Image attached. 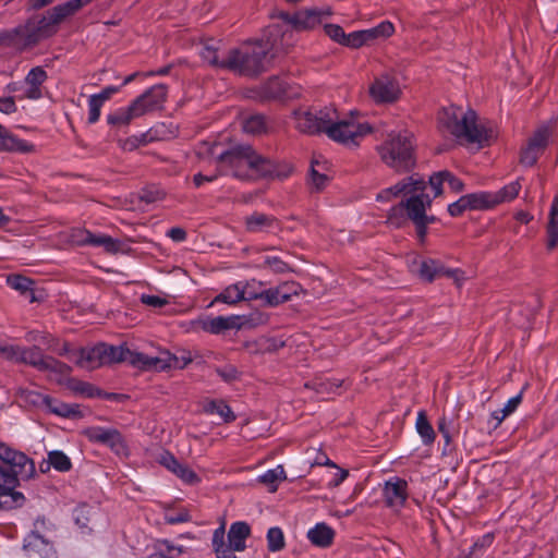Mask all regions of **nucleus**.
<instances>
[{
  "label": "nucleus",
  "mask_w": 558,
  "mask_h": 558,
  "mask_svg": "<svg viewBox=\"0 0 558 558\" xmlns=\"http://www.w3.org/2000/svg\"><path fill=\"white\" fill-rule=\"evenodd\" d=\"M418 274L422 279L428 282H432L439 276L452 278L458 286L464 280L463 271L460 269H446L439 262L430 258L421 263Z\"/></svg>",
  "instance_id": "a211bd4d"
},
{
  "label": "nucleus",
  "mask_w": 558,
  "mask_h": 558,
  "mask_svg": "<svg viewBox=\"0 0 558 558\" xmlns=\"http://www.w3.org/2000/svg\"><path fill=\"white\" fill-rule=\"evenodd\" d=\"M372 40V35L367 29L357 31L345 35L342 46L350 48H360Z\"/></svg>",
  "instance_id": "de8ad7c7"
},
{
  "label": "nucleus",
  "mask_w": 558,
  "mask_h": 558,
  "mask_svg": "<svg viewBox=\"0 0 558 558\" xmlns=\"http://www.w3.org/2000/svg\"><path fill=\"white\" fill-rule=\"evenodd\" d=\"M300 289V284L294 281H287L278 286L283 303L290 301L293 295H296Z\"/></svg>",
  "instance_id": "13d9d810"
},
{
  "label": "nucleus",
  "mask_w": 558,
  "mask_h": 558,
  "mask_svg": "<svg viewBox=\"0 0 558 558\" xmlns=\"http://www.w3.org/2000/svg\"><path fill=\"white\" fill-rule=\"evenodd\" d=\"M275 222L276 219L272 216L262 213H254L245 219V226L250 232L266 231L270 229Z\"/></svg>",
  "instance_id": "473e14b6"
},
{
  "label": "nucleus",
  "mask_w": 558,
  "mask_h": 558,
  "mask_svg": "<svg viewBox=\"0 0 558 558\" xmlns=\"http://www.w3.org/2000/svg\"><path fill=\"white\" fill-rule=\"evenodd\" d=\"M267 548L271 553L280 551L286 546L284 535L280 527L274 526L267 531Z\"/></svg>",
  "instance_id": "37998d69"
},
{
  "label": "nucleus",
  "mask_w": 558,
  "mask_h": 558,
  "mask_svg": "<svg viewBox=\"0 0 558 558\" xmlns=\"http://www.w3.org/2000/svg\"><path fill=\"white\" fill-rule=\"evenodd\" d=\"M94 513L93 508L87 505H80L73 510V520L75 524L82 530L83 533H90L89 522L92 514Z\"/></svg>",
  "instance_id": "4c0bfd02"
},
{
  "label": "nucleus",
  "mask_w": 558,
  "mask_h": 558,
  "mask_svg": "<svg viewBox=\"0 0 558 558\" xmlns=\"http://www.w3.org/2000/svg\"><path fill=\"white\" fill-rule=\"evenodd\" d=\"M148 107H126L116 113L109 114L107 121L111 125H128L132 119L146 113Z\"/></svg>",
  "instance_id": "7c9ffc66"
},
{
  "label": "nucleus",
  "mask_w": 558,
  "mask_h": 558,
  "mask_svg": "<svg viewBox=\"0 0 558 558\" xmlns=\"http://www.w3.org/2000/svg\"><path fill=\"white\" fill-rule=\"evenodd\" d=\"M57 527L56 524L45 515H38L34 523L33 529L28 534L41 535L46 538H51Z\"/></svg>",
  "instance_id": "ea45409f"
},
{
  "label": "nucleus",
  "mask_w": 558,
  "mask_h": 558,
  "mask_svg": "<svg viewBox=\"0 0 558 558\" xmlns=\"http://www.w3.org/2000/svg\"><path fill=\"white\" fill-rule=\"evenodd\" d=\"M44 405L49 412L65 418H81L83 413L77 404H69L59 401L50 396H46L44 399Z\"/></svg>",
  "instance_id": "5701e85b"
},
{
  "label": "nucleus",
  "mask_w": 558,
  "mask_h": 558,
  "mask_svg": "<svg viewBox=\"0 0 558 558\" xmlns=\"http://www.w3.org/2000/svg\"><path fill=\"white\" fill-rule=\"evenodd\" d=\"M446 182L444 170L435 172L429 177V185L434 191V198L442 194V184Z\"/></svg>",
  "instance_id": "338daca9"
},
{
  "label": "nucleus",
  "mask_w": 558,
  "mask_h": 558,
  "mask_svg": "<svg viewBox=\"0 0 558 558\" xmlns=\"http://www.w3.org/2000/svg\"><path fill=\"white\" fill-rule=\"evenodd\" d=\"M372 35V40L377 37H389L395 32V27L390 22H381L374 28L367 29Z\"/></svg>",
  "instance_id": "69168bd1"
},
{
  "label": "nucleus",
  "mask_w": 558,
  "mask_h": 558,
  "mask_svg": "<svg viewBox=\"0 0 558 558\" xmlns=\"http://www.w3.org/2000/svg\"><path fill=\"white\" fill-rule=\"evenodd\" d=\"M92 1L93 0H70L65 3L59 4V11H63L65 16L69 17Z\"/></svg>",
  "instance_id": "e2e57ef3"
},
{
  "label": "nucleus",
  "mask_w": 558,
  "mask_h": 558,
  "mask_svg": "<svg viewBox=\"0 0 558 558\" xmlns=\"http://www.w3.org/2000/svg\"><path fill=\"white\" fill-rule=\"evenodd\" d=\"M558 128V118H551L546 122H542L537 125L536 130L529 137L527 144L536 148L537 150H542L543 153L548 146L549 137Z\"/></svg>",
  "instance_id": "412c9836"
},
{
  "label": "nucleus",
  "mask_w": 558,
  "mask_h": 558,
  "mask_svg": "<svg viewBox=\"0 0 558 558\" xmlns=\"http://www.w3.org/2000/svg\"><path fill=\"white\" fill-rule=\"evenodd\" d=\"M323 12L318 9H308L294 13L293 29L308 31L322 23Z\"/></svg>",
  "instance_id": "a878e982"
},
{
  "label": "nucleus",
  "mask_w": 558,
  "mask_h": 558,
  "mask_svg": "<svg viewBox=\"0 0 558 558\" xmlns=\"http://www.w3.org/2000/svg\"><path fill=\"white\" fill-rule=\"evenodd\" d=\"M437 118L439 131L451 135L459 144L482 146L492 136V130L486 128L471 107H442Z\"/></svg>",
  "instance_id": "39448f33"
},
{
  "label": "nucleus",
  "mask_w": 558,
  "mask_h": 558,
  "mask_svg": "<svg viewBox=\"0 0 558 558\" xmlns=\"http://www.w3.org/2000/svg\"><path fill=\"white\" fill-rule=\"evenodd\" d=\"M469 209L478 210L494 207L493 193L478 192L464 195Z\"/></svg>",
  "instance_id": "c9c22d12"
},
{
  "label": "nucleus",
  "mask_w": 558,
  "mask_h": 558,
  "mask_svg": "<svg viewBox=\"0 0 558 558\" xmlns=\"http://www.w3.org/2000/svg\"><path fill=\"white\" fill-rule=\"evenodd\" d=\"M193 359L194 355L186 349H178L175 353L163 350L160 351L157 356L147 355L146 371H166L171 367L182 369L186 367Z\"/></svg>",
  "instance_id": "f8f14e48"
},
{
  "label": "nucleus",
  "mask_w": 558,
  "mask_h": 558,
  "mask_svg": "<svg viewBox=\"0 0 558 558\" xmlns=\"http://www.w3.org/2000/svg\"><path fill=\"white\" fill-rule=\"evenodd\" d=\"M256 41L259 47H263L265 56L270 60L271 64L276 57L287 52L288 49L294 45V33L293 29L283 28L280 25H272L267 28L263 38Z\"/></svg>",
  "instance_id": "9d476101"
},
{
  "label": "nucleus",
  "mask_w": 558,
  "mask_h": 558,
  "mask_svg": "<svg viewBox=\"0 0 558 558\" xmlns=\"http://www.w3.org/2000/svg\"><path fill=\"white\" fill-rule=\"evenodd\" d=\"M251 534L250 525L244 521H238L230 525L228 532V542L236 551H243L246 548L245 541Z\"/></svg>",
  "instance_id": "393cba45"
},
{
  "label": "nucleus",
  "mask_w": 558,
  "mask_h": 558,
  "mask_svg": "<svg viewBox=\"0 0 558 558\" xmlns=\"http://www.w3.org/2000/svg\"><path fill=\"white\" fill-rule=\"evenodd\" d=\"M521 184L519 180L511 182L510 184L504 186L501 190H499L496 193H493V201L495 206L504 203L509 202L515 198L520 192Z\"/></svg>",
  "instance_id": "a19ab883"
},
{
  "label": "nucleus",
  "mask_w": 558,
  "mask_h": 558,
  "mask_svg": "<svg viewBox=\"0 0 558 558\" xmlns=\"http://www.w3.org/2000/svg\"><path fill=\"white\" fill-rule=\"evenodd\" d=\"M47 78L46 72L37 66L32 69L26 78L25 84L27 85V88L25 90V95L29 99H37L40 97V88L39 86L43 84V82Z\"/></svg>",
  "instance_id": "c85d7f7f"
},
{
  "label": "nucleus",
  "mask_w": 558,
  "mask_h": 558,
  "mask_svg": "<svg viewBox=\"0 0 558 558\" xmlns=\"http://www.w3.org/2000/svg\"><path fill=\"white\" fill-rule=\"evenodd\" d=\"M494 534L486 533L480 537L471 547L466 558H480L484 555L487 548H489L494 542Z\"/></svg>",
  "instance_id": "a18cd8bd"
},
{
  "label": "nucleus",
  "mask_w": 558,
  "mask_h": 558,
  "mask_svg": "<svg viewBox=\"0 0 558 558\" xmlns=\"http://www.w3.org/2000/svg\"><path fill=\"white\" fill-rule=\"evenodd\" d=\"M226 322L227 320L223 319V316H217L202 320L201 325L204 331L213 335H219L228 330V325Z\"/></svg>",
  "instance_id": "8fccbe9b"
},
{
  "label": "nucleus",
  "mask_w": 558,
  "mask_h": 558,
  "mask_svg": "<svg viewBox=\"0 0 558 558\" xmlns=\"http://www.w3.org/2000/svg\"><path fill=\"white\" fill-rule=\"evenodd\" d=\"M377 153L381 161L398 173L410 172L416 166L414 136L409 132L389 134L377 146Z\"/></svg>",
  "instance_id": "0eeeda50"
},
{
  "label": "nucleus",
  "mask_w": 558,
  "mask_h": 558,
  "mask_svg": "<svg viewBox=\"0 0 558 558\" xmlns=\"http://www.w3.org/2000/svg\"><path fill=\"white\" fill-rule=\"evenodd\" d=\"M250 93L252 94L248 96L250 98L260 101H284L292 99L293 95L295 94L293 93L292 88L289 87L278 76L269 77L257 89H253Z\"/></svg>",
  "instance_id": "ddd939ff"
},
{
  "label": "nucleus",
  "mask_w": 558,
  "mask_h": 558,
  "mask_svg": "<svg viewBox=\"0 0 558 558\" xmlns=\"http://www.w3.org/2000/svg\"><path fill=\"white\" fill-rule=\"evenodd\" d=\"M7 283L22 295H26L31 291L32 286L35 284V281L22 275H10L7 278Z\"/></svg>",
  "instance_id": "49530a36"
},
{
  "label": "nucleus",
  "mask_w": 558,
  "mask_h": 558,
  "mask_svg": "<svg viewBox=\"0 0 558 558\" xmlns=\"http://www.w3.org/2000/svg\"><path fill=\"white\" fill-rule=\"evenodd\" d=\"M89 236V231L86 229H73L70 234L71 242L78 246L87 245V239Z\"/></svg>",
  "instance_id": "774afa93"
},
{
  "label": "nucleus",
  "mask_w": 558,
  "mask_h": 558,
  "mask_svg": "<svg viewBox=\"0 0 558 558\" xmlns=\"http://www.w3.org/2000/svg\"><path fill=\"white\" fill-rule=\"evenodd\" d=\"M23 551L27 558H58L52 538H46L37 534L25 536Z\"/></svg>",
  "instance_id": "dca6fc26"
},
{
  "label": "nucleus",
  "mask_w": 558,
  "mask_h": 558,
  "mask_svg": "<svg viewBox=\"0 0 558 558\" xmlns=\"http://www.w3.org/2000/svg\"><path fill=\"white\" fill-rule=\"evenodd\" d=\"M422 189L421 177L417 174L407 177L396 183L395 185L380 191L376 199L378 202H389L395 197L402 195L408 196L409 193L415 192Z\"/></svg>",
  "instance_id": "6ab92c4d"
},
{
  "label": "nucleus",
  "mask_w": 558,
  "mask_h": 558,
  "mask_svg": "<svg viewBox=\"0 0 558 558\" xmlns=\"http://www.w3.org/2000/svg\"><path fill=\"white\" fill-rule=\"evenodd\" d=\"M71 389L77 393L84 395L88 398L94 397H100L101 390L94 385L82 381V380H75L71 384Z\"/></svg>",
  "instance_id": "864d4df0"
},
{
  "label": "nucleus",
  "mask_w": 558,
  "mask_h": 558,
  "mask_svg": "<svg viewBox=\"0 0 558 558\" xmlns=\"http://www.w3.org/2000/svg\"><path fill=\"white\" fill-rule=\"evenodd\" d=\"M325 33L328 37H330L333 41L343 45L345 33L343 28L338 24H326L324 26Z\"/></svg>",
  "instance_id": "0e129e2a"
},
{
  "label": "nucleus",
  "mask_w": 558,
  "mask_h": 558,
  "mask_svg": "<svg viewBox=\"0 0 558 558\" xmlns=\"http://www.w3.org/2000/svg\"><path fill=\"white\" fill-rule=\"evenodd\" d=\"M167 94V85L156 84L136 97L131 105H161L166 101Z\"/></svg>",
  "instance_id": "bb28decb"
},
{
  "label": "nucleus",
  "mask_w": 558,
  "mask_h": 558,
  "mask_svg": "<svg viewBox=\"0 0 558 558\" xmlns=\"http://www.w3.org/2000/svg\"><path fill=\"white\" fill-rule=\"evenodd\" d=\"M21 363L29 365L39 372H52L62 376L69 375L72 371L68 364L45 355L38 345L23 347Z\"/></svg>",
  "instance_id": "9b49d317"
},
{
  "label": "nucleus",
  "mask_w": 558,
  "mask_h": 558,
  "mask_svg": "<svg viewBox=\"0 0 558 558\" xmlns=\"http://www.w3.org/2000/svg\"><path fill=\"white\" fill-rule=\"evenodd\" d=\"M119 87L116 86H107L102 88L99 93L92 94L88 97V105L96 106V105H102L104 102L111 99L112 95L118 93Z\"/></svg>",
  "instance_id": "5fc2aeb1"
},
{
  "label": "nucleus",
  "mask_w": 558,
  "mask_h": 558,
  "mask_svg": "<svg viewBox=\"0 0 558 558\" xmlns=\"http://www.w3.org/2000/svg\"><path fill=\"white\" fill-rule=\"evenodd\" d=\"M173 473L186 484H194L199 481L197 474L193 470L181 463Z\"/></svg>",
  "instance_id": "680f3d73"
},
{
  "label": "nucleus",
  "mask_w": 558,
  "mask_h": 558,
  "mask_svg": "<svg viewBox=\"0 0 558 558\" xmlns=\"http://www.w3.org/2000/svg\"><path fill=\"white\" fill-rule=\"evenodd\" d=\"M244 296L245 288L242 287V282H236L234 284L228 286L218 295H216L211 304L226 303L229 305H234L240 301H243Z\"/></svg>",
  "instance_id": "c756f323"
},
{
  "label": "nucleus",
  "mask_w": 558,
  "mask_h": 558,
  "mask_svg": "<svg viewBox=\"0 0 558 558\" xmlns=\"http://www.w3.org/2000/svg\"><path fill=\"white\" fill-rule=\"evenodd\" d=\"M415 427H416V432L421 436L422 441L425 446H430L435 441L436 434H435V430H434L432 424L429 423V421L427 418L425 411L418 412L417 417H416Z\"/></svg>",
  "instance_id": "72a5a7b5"
},
{
  "label": "nucleus",
  "mask_w": 558,
  "mask_h": 558,
  "mask_svg": "<svg viewBox=\"0 0 558 558\" xmlns=\"http://www.w3.org/2000/svg\"><path fill=\"white\" fill-rule=\"evenodd\" d=\"M267 125L263 114H253L243 121V131L247 134H262L266 132Z\"/></svg>",
  "instance_id": "79ce46f5"
},
{
  "label": "nucleus",
  "mask_w": 558,
  "mask_h": 558,
  "mask_svg": "<svg viewBox=\"0 0 558 558\" xmlns=\"http://www.w3.org/2000/svg\"><path fill=\"white\" fill-rule=\"evenodd\" d=\"M383 494L388 507H402L408 498V482L398 476L391 477L385 483Z\"/></svg>",
  "instance_id": "aec40b11"
},
{
  "label": "nucleus",
  "mask_w": 558,
  "mask_h": 558,
  "mask_svg": "<svg viewBox=\"0 0 558 558\" xmlns=\"http://www.w3.org/2000/svg\"><path fill=\"white\" fill-rule=\"evenodd\" d=\"M105 352L106 351L102 349V343H98L90 349H81L76 363L82 367L90 369L100 367L106 365Z\"/></svg>",
  "instance_id": "4be33fe9"
},
{
  "label": "nucleus",
  "mask_w": 558,
  "mask_h": 558,
  "mask_svg": "<svg viewBox=\"0 0 558 558\" xmlns=\"http://www.w3.org/2000/svg\"><path fill=\"white\" fill-rule=\"evenodd\" d=\"M437 220V218L433 215H427L426 213L422 217V220L416 225L415 232L417 240L421 244H424L426 241L427 232H428V226L430 223H434Z\"/></svg>",
  "instance_id": "6e6d98bb"
},
{
  "label": "nucleus",
  "mask_w": 558,
  "mask_h": 558,
  "mask_svg": "<svg viewBox=\"0 0 558 558\" xmlns=\"http://www.w3.org/2000/svg\"><path fill=\"white\" fill-rule=\"evenodd\" d=\"M369 93L377 102H395L399 99L401 89L395 77L384 74L374 81L369 87Z\"/></svg>",
  "instance_id": "f3484780"
},
{
  "label": "nucleus",
  "mask_w": 558,
  "mask_h": 558,
  "mask_svg": "<svg viewBox=\"0 0 558 558\" xmlns=\"http://www.w3.org/2000/svg\"><path fill=\"white\" fill-rule=\"evenodd\" d=\"M23 347L14 344H0V355H3L8 361L21 363Z\"/></svg>",
  "instance_id": "4d7b16f0"
},
{
  "label": "nucleus",
  "mask_w": 558,
  "mask_h": 558,
  "mask_svg": "<svg viewBox=\"0 0 558 558\" xmlns=\"http://www.w3.org/2000/svg\"><path fill=\"white\" fill-rule=\"evenodd\" d=\"M335 531L328 524L320 522L307 532L308 541L316 547L327 548L333 543Z\"/></svg>",
  "instance_id": "b1692460"
},
{
  "label": "nucleus",
  "mask_w": 558,
  "mask_h": 558,
  "mask_svg": "<svg viewBox=\"0 0 558 558\" xmlns=\"http://www.w3.org/2000/svg\"><path fill=\"white\" fill-rule=\"evenodd\" d=\"M50 464L59 472H68L72 468L70 458L62 451L53 450L48 453Z\"/></svg>",
  "instance_id": "09e8293b"
},
{
  "label": "nucleus",
  "mask_w": 558,
  "mask_h": 558,
  "mask_svg": "<svg viewBox=\"0 0 558 558\" xmlns=\"http://www.w3.org/2000/svg\"><path fill=\"white\" fill-rule=\"evenodd\" d=\"M102 349L106 351L105 362L107 364L129 362L131 365L146 369L147 368V354L134 352L123 345H109L102 343Z\"/></svg>",
  "instance_id": "2eb2a0df"
},
{
  "label": "nucleus",
  "mask_w": 558,
  "mask_h": 558,
  "mask_svg": "<svg viewBox=\"0 0 558 558\" xmlns=\"http://www.w3.org/2000/svg\"><path fill=\"white\" fill-rule=\"evenodd\" d=\"M217 160L227 169L225 173L242 181L284 179L292 171L290 166L281 167L263 157L251 145H235L222 151Z\"/></svg>",
  "instance_id": "f03ea898"
},
{
  "label": "nucleus",
  "mask_w": 558,
  "mask_h": 558,
  "mask_svg": "<svg viewBox=\"0 0 558 558\" xmlns=\"http://www.w3.org/2000/svg\"><path fill=\"white\" fill-rule=\"evenodd\" d=\"M425 213L422 199L409 193L408 196L389 209L387 222L396 229L404 228L409 221L416 227Z\"/></svg>",
  "instance_id": "1a4fd4ad"
},
{
  "label": "nucleus",
  "mask_w": 558,
  "mask_h": 558,
  "mask_svg": "<svg viewBox=\"0 0 558 558\" xmlns=\"http://www.w3.org/2000/svg\"><path fill=\"white\" fill-rule=\"evenodd\" d=\"M87 245L95 247H104L108 253H117L120 250V241L114 240L106 234H95L89 231Z\"/></svg>",
  "instance_id": "e433bc0d"
},
{
  "label": "nucleus",
  "mask_w": 558,
  "mask_h": 558,
  "mask_svg": "<svg viewBox=\"0 0 558 558\" xmlns=\"http://www.w3.org/2000/svg\"><path fill=\"white\" fill-rule=\"evenodd\" d=\"M287 478L286 472L282 465H278L275 469L268 470L259 476V482L271 486L270 492L277 490V483Z\"/></svg>",
  "instance_id": "c03bdc74"
},
{
  "label": "nucleus",
  "mask_w": 558,
  "mask_h": 558,
  "mask_svg": "<svg viewBox=\"0 0 558 558\" xmlns=\"http://www.w3.org/2000/svg\"><path fill=\"white\" fill-rule=\"evenodd\" d=\"M0 460L9 465V470L0 466V510H9L23 506L25 497L15 488L20 480L28 481L36 475L35 462L24 452L0 441Z\"/></svg>",
  "instance_id": "20e7f679"
},
{
  "label": "nucleus",
  "mask_w": 558,
  "mask_h": 558,
  "mask_svg": "<svg viewBox=\"0 0 558 558\" xmlns=\"http://www.w3.org/2000/svg\"><path fill=\"white\" fill-rule=\"evenodd\" d=\"M0 460L9 465V470L0 466V510H9L23 506L25 497L15 488L20 480L28 481L36 475L35 462L24 452L0 441Z\"/></svg>",
  "instance_id": "7ed1b4c3"
},
{
  "label": "nucleus",
  "mask_w": 558,
  "mask_h": 558,
  "mask_svg": "<svg viewBox=\"0 0 558 558\" xmlns=\"http://www.w3.org/2000/svg\"><path fill=\"white\" fill-rule=\"evenodd\" d=\"M250 299L263 300L268 306H277L283 303L278 287L264 290L259 294H250Z\"/></svg>",
  "instance_id": "3c124183"
},
{
  "label": "nucleus",
  "mask_w": 558,
  "mask_h": 558,
  "mask_svg": "<svg viewBox=\"0 0 558 558\" xmlns=\"http://www.w3.org/2000/svg\"><path fill=\"white\" fill-rule=\"evenodd\" d=\"M201 57L204 62L216 69L226 70L227 54L220 57L217 48L210 45H205L201 50Z\"/></svg>",
  "instance_id": "58836bf2"
},
{
  "label": "nucleus",
  "mask_w": 558,
  "mask_h": 558,
  "mask_svg": "<svg viewBox=\"0 0 558 558\" xmlns=\"http://www.w3.org/2000/svg\"><path fill=\"white\" fill-rule=\"evenodd\" d=\"M59 9L60 7L56 5L47 11V15L32 16L23 25L0 32V45L23 50L53 36L58 25L66 19L63 11Z\"/></svg>",
  "instance_id": "423d86ee"
},
{
  "label": "nucleus",
  "mask_w": 558,
  "mask_h": 558,
  "mask_svg": "<svg viewBox=\"0 0 558 558\" xmlns=\"http://www.w3.org/2000/svg\"><path fill=\"white\" fill-rule=\"evenodd\" d=\"M558 245V196L553 201L549 221L547 223V248L554 250Z\"/></svg>",
  "instance_id": "2f4dec72"
},
{
  "label": "nucleus",
  "mask_w": 558,
  "mask_h": 558,
  "mask_svg": "<svg viewBox=\"0 0 558 558\" xmlns=\"http://www.w3.org/2000/svg\"><path fill=\"white\" fill-rule=\"evenodd\" d=\"M138 197L142 202H145L146 204H151L162 199L165 197V193L161 190L151 186L143 189L140 192Z\"/></svg>",
  "instance_id": "052dcab7"
},
{
  "label": "nucleus",
  "mask_w": 558,
  "mask_h": 558,
  "mask_svg": "<svg viewBox=\"0 0 558 558\" xmlns=\"http://www.w3.org/2000/svg\"><path fill=\"white\" fill-rule=\"evenodd\" d=\"M226 70L244 77L256 78L270 69V60L256 40L246 41L227 52Z\"/></svg>",
  "instance_id": "6e6552de"
},
{
  "label": "nucleus",
  "mask_w": 558,
  "mask_h": 558,
  "mask_svg": "<svg viewBox=\"0 0 558 558\" xmlns=\"http://www.w3.org/2000/svg\"><path fill=\"white\" fill-rule=\"evenodd\" d=\"M0 149L17 153H32L34 151V145L19 138L8 130H4L0 140Z\"/></svg>",
  "instance_id": "cd10ccee"
},
{
  "label": "nucleus",
  "mask_w": 558,
  "mask_h": 558,
  "mask_svg": "<svg viewBox=\"0 0 558 558\" xmlns=\"http://www.w3.org/2000/svg\"><path fill=\"white\" fill-rule=\"evenodd\" d=\"M207 414H218L225 423L235 421L236 416L231 408L222 400H210L204 405Z\"/></svg>",
  "instance_id": "f704fd0d"
},
{
  "label": "nucleus",
  "mask_w": 558,
  "mask_h": 558,
  "mask_svg": "<svg viewBox=\"0 0 558 558\" xmlns=\"http://www.w3.org/2000/svg\"><path fill=\"white\" fill-rule=\"evenodd\" d=\"M83 435L94 444L109 447L116 453L124 452L125 445L121 433L116 428L92 426L83 430Z\"/></svg>",
  "instance_id": "4468645a"
},
{
  "label": "nucleus",
  "mask_w": 558,
  "mask_h": 558,
  "mask_svg": "<svg viewBox=\"0 0 558 558\" xmlns=\"http://www.w3.org/2000/svg\"><path fill=\"white\" fill-rule=\"evenodd\" d=\"M356 111L350 112V119H339L335 107H324L312 111L306 107L293 110L295 128L305 134L326 133L329 138L345 144L357 145L356 137L368 134L373 128L368 123L354 121Z\"/></svg>",
  "instance_id": "f257e3e1"
},
{
  "label": "nucleus",
  "mask_w": 558,
  "mask_h": 558,
  "mask_svg": "<svg viewBox=\"0 0 558 558\" xmlns=\"http://www.w3.org/2000/svg\"><path fill=\"white\" fill-rule=\"evenodd\" d=\"M262 267H264V268L267 267L276 274H283L290 269L289 265L287 263H284L281 258L276 257V256L265 257L264 264Z\"/></svg>",
  "instance_id": "bf43d9fd"
},
{
  "label": "nucleus",
  "mask_w": 558,
  "mask_h": 558,
  "mask_svg": "<svg viewBox=\"0 0 558 558\" xmlns=\"http://www.w3.org/2000/svg\"><path fill=\"white\" fill-rule=\"evenodd\" d=\"M542 154V150H537L536 148L526 143V145L521 149L520 163L525 167H533L534 165H536Z\"/></svg>",
  "instance_id": "603ef678"
}]
</instances>
